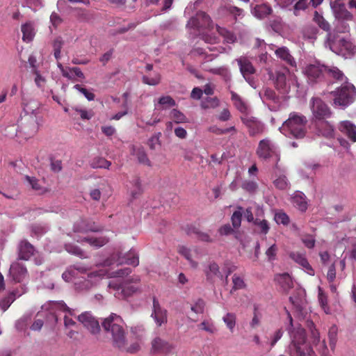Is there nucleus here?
<instances>
[{
	"mask_svg": "<svg viewBox=\"0 0 356 356\" xmlns=\"http://www.w3.org/2000/svg\"><path fill=\"white\" fill-rule=\"evenodd\" d=\"M289 325L287 328L291 338L290 352L296 356H316L312 347L307 343L306 332L304 328H293V318L286 311Z\"/></svg>",
	"mask_w": 356,
	"mask_h": 356,
	"instance_id": "1",
	"label": "nucleus"
},
{
	"mask_svg": "<svg viewBox=\"0 0 356 356\" xmlns=\"http://www.w3.org/2000/svg\"><path fill=\"white\" fill-rule=\"evenodd\" d=\"M102 324L104 330L111 334L113 345L119 349L124 348L127 339L122 317L112 313L104 320Z\"/></svg>",
	"mask_w": 356,
	"mask_h": 356,
	"instance_id": "2",
	"label": "nucleus"
},
{
	"mask_svg": "<svg viewBox=\"0 0 356 356\" xmlns=\"http://www.w3.org/2000/svg\"><path fill=\"white\" fill-rule=\"evenodd\" d=\"M307 118L302 114L292 112L282 124L283 133L297 139L303 138L307 133Z\"/></svg>",
	"mask_w": 356,
	"mask_h": 356,
	"instance_id": "3",
	"label": "nucleus"
},
{
	"mask_svg": "<svg viewBox=\"0 0 356 356\" xmlns=\"http://www.w3.org/2000/svg\"><path fill=\"white\" fill-rule=\"evenodd\" d=\"M332 94L334 96L333 103L335 106L346 108L353 103L356 97V88L351 83L341 85Z\"/></svg>",
	"mask_w": 356,
	"mask_h": 356,
	"instance_id": "4",
	"label": "nucleus"
},
{
	"mask_svg": "<svg viewBox=\"0 0 356 356\" xmlns=\"http://www.w3.org/2000/svg\"><path fill=\"white\" fill-rule=\"evenodd\" d=\"M256 154L259 159L264 161L274 159L276 161L275 167L277 168V163L280 156L275 144L269 138L261 140L258 144Z\"/></svg>",
	"mask_w": 356,
	"mask_h": 356,
	"instance_id": "5",
	"label": "nucleus"
},
{
	"mask_svg": "<svg viewBox=\"0 0 356 356\" xmlns=\"http://www.w3.org/2000/svg\"><path fill=\"white\" fill-rule=\"evenodd\" d=\"M139 279L136 277L133 282V279H127L123 284H118L115 282H110L108 287L116 291L115 296L118 298H125L131 296L139 289Z\"/></svg>",
	"mask_w": 356,
	"mask_h": 356,
	"instance_id": "6",
	"label": "nucleus"
},
{
	"mask_svg": "<svg viewBox=\"0 0 356 356\" xmlns=\"http://www.w3.org/2000/svg\"><path fill=\"white\" fill-rule=\"evenodd\" d=\"M116 264L117 266L122 264H128L133 266H137L139 264L138 254L134 250H130L124 255L121 256V253H113L110 258L104 261V266H111Z\"/></svg>",
	"mask_w": 356,
	"mask_h": 356,
	"instance_id": "7",
	"label": "nucleus"
},
{
	"mask_svg": "<svg viewBox=\"0 0 356 356\" xmlns=\"http://www.w3.org/2000/svg\"><path fill=\"white\" fill-rule=\"evenodd\" d=\"M309 106L314 121L326 120L332 116V113L330 107L320 97H312L309 102Z\"/></svg>",
	"mask_w": 356,
	"mask_h": 356,
	"instance_id": "8",
	"label": "nucleus"
},
{
	"mask_svg": "<svg viewBox=\"0 0 356 356\" xmlns=\"http://www.w3.org/2000/svg\"><path fill=\"white\" fill-rule=\"evenodd\" d=\"M325 65L320 63L309 64L305 70V72L310 82H325Z\"/></svg>",
	"mask_w": 356,
	"mask_h": 356,
	"instance_id": "9",
	"label": "nucleus"
},
{
	"mask_svg": "<svg viewBox=\"0 0 356 356\" xmlns=\"http://www.w3.org/2000/svg\"><path fill=\"white\" fill-rule=\"evenodd\" d=\"M24 120L25 122L23 123L22 129L27 137L31 138L38 131L40 126L42 124V120L33 113V109H32L31 115H26Z\"/></svg>",
	"mask_w": 356,
	"mask_h": 356,
	"instance_id": "10",
	"label": "nucleus"
},
{
	"mask_svg": "<svg viewBox=\"0 0 356 356\" xmlns=\"http://www.w3.org/2000/svg\"><path fill=\"white\" fill-rule=\"evenodd\" d=\"M187 26L189 28L200 31L201 29H211L212 20L209 15L202 11L197 13L195 16L191 17Z\"/></svg>",
	"mask_w": 356,
	"mask_h": 356,
	"instance_id": "11",
	"label": "nucleus"
},
{
	"mask_svg": "<svg viewBox=\"0 0 356 356\" xmlns=\"http://www.w3.org/2000/svg\"><path fill=\"white\" fill-rule=\"evenodd\" d=\"M78 320L92 334L99 333L100 326L98 321L90 312H86L78 316Z\"/></svg>",
	"mask_w": 356,
	"mask_h": 356,
	"instance_id": "12",
	"label": "nucleus"
},
{
	"mask_svg": "<svg viewBox=\"0 0 356 356\" xmlns=\"http://www.w3.org/2000/svg\"><path fill=\"white\" fill-rule=\"evenodd\" d=\"M325 82L328 84L342 82L346 79L344 73L336 66L325 65Z\"/></svg>",
	"mask_w": 356,
	"mask_h": 356,
	"instance_id": "13",
	"label": "nucleus"
},
{
	"mask_svg": "<svg viewBox=\"0 0 356 356\" xmlns=\"http://www.w3.org/2000/svg\"><path fill=\"white\" fill-rule=\"evenodd\" d=\"M103 229L102 227L95 224V222L88 219H80L76 222L73 227L74 232L86 233L88 232H98Z\"/></svg>",
	"mask_w": 356,
	"mask_h": 356,
	"instance_id": "14",
	"label": "nucleus"
},
{
	"mask_svg": "<svg viewBox=\"0 0 356 356\" xmlns=\"http://www.w3.org/2000/svg\"><path fill=\"white\" fill-rule=\"evenodd\" d=\"M241 121L248 129L250 136H254L255 135L261 134L264 131V124L254 117H241Z\"/></svg>",
	"mask_w": 356,
	"mask_h": 356,
	"instance_id": "15",
	"label": "nucleus"
},
{
	"mask_svg": "<svg viewBox=\"0 0 356 356\" xmlns=\"http://www.w3.org/2000/svg\"><path fill=\"white\" fill-rule=\"evenodd\" d=\"M173 349L174 346L172 344L160 337H156L152 341L151 353L154 354L167 355Z\"/></svg>",
	"mask_w": 356,
	"mask_h": 356,
	"instance_id": "16",
	"label": "nucleus"
},
{
	"mask_svg": "<svg viewBox=\"0 0 356 356\" xmlns=\"http://www.w3.org/2000/svg\"><path fill=\"white\" fill-rule=\"evenodd\" d=\"M315 129L318 135L330 138L334 136V128L326 120H318L314 121Z\"/></svg>",
	"mask_w": 356,
	"mask_h": 356,
	"instance_id": "17",
	"label": "nucleus"
},
{
	"mask_svg": "<svg viewBox=\"0 0 356 356\" xmlns=\"http://www.w3.org/2000/svg\"><path fill=\"white\" fill-rule=\"evenodd\" d=\"M236 61L243 76L247 81L250 82L251 80V76L256 72V70L253 65L246 57H240L236 60Z\"/></svg>",
	"mask_w": 356,
	"mask_h": 356,
	"instance_id": "18",
	"label": "nucleus"
},
{
	"mask_svg": "<svg viewBox=\"0 0 356 356\" xmlns=\"http://www.w3.org/2000/svg\"><path fill=\"white\" fill-rule=\"evenodd\" d=\"M289 257L293 261L301 266L309 275H314V270L309 264L305 253L299 252H291L289 254Z\"/></svg>",
	"mask_w": 356,
	"mask_h": 356,
	"instance_id": "19",
	"label": "nucleus"
},
{
	"mask_svg": "<svg viewBox=\"0 0 356 356\" xmlns=\"http://www.w3.org/2000/svg\"><path fill=\"white\" fill-rule=\"evenodd\" d=\"M152 316L154 317L158 326L167 322V311L161 308L159 300L154 297L153 298V312Z\"/></svg>",
	"mask_w": 356,
	"mask_h": 356,
	"instance_id": "20",
	"label": "nucleus"
},
{
	"mask_svg": "<svg viewBox=\"0 0 356 356\" xmlns=\"http://www.w3.org/2000/svg\"><path fill=\"white\" fill-rule=\"evenodd\" d=\"M339 131L352 142H356V126L350 121L344 120L339 125Z\"/></svg>",
	"mask_w": 356,
	"mask_h": 356,
	"instance_id": "21",
	"label": "nucleus"
},
{
	"mask_svg": "<svg viewBox=\"0 0 356 356\" xmlns=\"http://www.w3.org/2000/svg\"><path fill=\"white\" fill-rule=\"evenodd\" d=\"M10 275L15 282H22L27 275L26 268L19 263H13L10 268Z\"/></svg>",
	"mask_w": 356,
	"mask_h": 356,
	"instance_id": "22",
	"label": "nucleus"
},
{
	"mask_svg": "<svg viewBox=\"0 0 356 356\" xmlns=\"http://www.w3.org/2000/svg\"><path fill=\"white\" fill-rule=\"evenodd\" d=\"M339 46L340 47L339 52H337V54H353L355 51V45L349 40H347L344 38L339 39L337 42H332L330 44V48L332 51H334L333 48Z\"/></svg>",
	"mask_w": 356,
	"mask_h": 356,
	"instance_id": "23",
	"label": "nucleus"
},
{
	"mask_svg": "<svg viewBox=\"0 0 356 356\" xmlns=\"http://www.w3.org/2000/svg\"><path fill=\"white\" fill-rule=\"evenodd\" d=\"M291 202L299 211L305 212L307 209L308 203L306 195L301 191H296L291 197Z\"/></svg>",
	"mask_w": 356,
	"mask_h": 356,
	"instance_id": "24",
	"label": "nucleus"
},
{
	"mask_svg": "<svg viewBox=\"0 0 356 356\" xmlns=\"http://www.w3.org/2000/svg\"><path fill=\"white\" fill-rule=\"evenodd\" d=\"M34 247L26 240L20 241L18 245V257L19 259L28 260L33 255Z\"/></svg>",
	"mask_w": 356,
	"mask_h": 356,
	"instance_id": "25",
	"label": "nucleus"
},
{
	"mask_svg": "<svg viewBox=\"0 0 356 356\" xmlns=\"http://www.w3.org/2000/svg\"><path fill=\"white\" fill-rule=\"evenodd\" d=\"M333 9L338 20L351 21L353 19V15L347 10L344 4L335 1Z\"/></svg>",
	"mask_w": 356,
	"mask_h": 356,
	"instance_id": "26",
	"label": "nucleus"
},
{
	"mask_svg": "<svg viewBox=\"0 0 356 356\" xmlns=\"http://www.w3.org/2000/svg\"><path fill=\"white\" fill-rule=\"evenodd\" d=\"M22 292H19L17 289L13 290L10 292L7 296L0 300V308L3 312H6L9 308L11 304L15 300L17 296L19 297L25 293L24 289L22 288Z\"/></svg>",
	"mask_w": 356,
	"mask_h": 356,
	"instance_id": "27",
	"label": "nucleus"
},
{
	"mask_svg": "<svg viewBox=\"0 0 356 356\" xmlns=\"http://www.w3.org/2000/svg\"><path fill=\"white\" fill-rule=\"evenodd\" d=\"M275 85L276 88L283 94L287 93L290 90V86L286 83V74L283 72H276Z\"/></svg>",
	"mask_w": 356,
	"mask_h": 356,
	"instance_id": "28",
	"label": "nucleus"
},
{
	"mask_svg": "<svg viewBox=\"0 0 356 356\" xmlns=\"http://www.w3.org/2000/svg\"><path fill=\"white\" fill-rule=\"evenodd\" d=\"M275 53L277 57L284 60L288 65L292 67L296 66V61L287 47H280L275 50Z\"/></svg>",
	"mask_w": 356,
	"mask_h": 356,
	"instance_id": "29",
	"label": "nucleus"
},
{
	"mask_svg": "<svg viewBox=\"0 0 356 356\" xmlns=\"http://www.w3.org/2000/svg\"><path fill=\"white\" fill-rule=\"evenodd\" d=\"M205 274L207 279L211 282H213L216 277L220 280L223 278V275L220 271L218 265L215 262L209 264L208 269L205 270Z\"/></svg>",
	"mask_w": 356,
	"mask_h": 356,
	"instance_id": "30",
	"label": "nucleus"
},
{
	"mask_svg": "<svg viewBox=\"0 0 356 356\" xmlns=\"http://www.w3.org/2000/svg\"><path fill=\"white\" fill-rule=\"evenodd\" d=\"M108 241H109V239L106 236L84 237L81 240V242H86L90 245H91L95 248H100L103 247L104 245L108 243Z\"/></svg>",
	"mask_w": 356,
	"mask_h": 356,
	"instance_id": "31",
	"label": "nucleus"
},
{
	"mask_svg": "<svg viewBox=\"0 0 356 356\" xmlns=\"http://www.w3.org/2000/svg\"><path fill=\"white\" fill-rule=\"evenodd\" d=\"M21 31L23 34V41L29 42L33 40L35 36V29L32 23L26 22L24 24H22Z\"/></svg>",
	"mask_w": 356,
	"mask_h": 356,
	"instance_id": "32",
	"label": "nucleus"
},
{
	"mask_svg": "<svg viewBox=\"0 0 356 356\" xmlns=\"http://www.w3.org/2000/svg\"><path fill=\"white\" fill-rule=\"evenodd\" d=\"M186 233L188 235L195 234L197 238L204 242H212L213 240L207 233L200 232L194 226H188L186 229Z\"/></svg>",
	"mask_w": 356,
	"mask_h": 356,
	"instance_id": "33",
	"label": "nucleus"
},
{
	"mask_svg": "<svg viewBox=\"0 0 356 356\" xmlns=\"http://www.w3.org/2000/svg\"><path fill=\"white\" fill-rule=\"evenodd\" d=\"M275 279L284 291H287L293 287L292 279L288 273L278 275Z\"/></svg>",
	"mask_w": 356,
	"mask_h": 356,
	"instance_id": "34",
	"label": "nucleus"
},
{
	"mask_svg": "<svg viewBox=\"0 0 356 356\" xmlns=\"http://www.w3.org/2000/svg\"><path fill=\"white\" fill-rule=\"evenodd\" d=\"M216 31L225 40L227 43H234L236 40V36L231 31L220 26H216Z\"/></svg>",
	"mask_w": 356,
	"mask_h": 356,
	"instance_id": "35",
	"label": "nucleus"
},
{
	"mask_svg": "<svg viewBox=\"0 0 356 356\" xmlns=\"http://www.w3.org/2000/svg\"><path fill=\"white\" fill-rule=\"evenodd\" d=\"M222 321L231 332H233L236 324V315L232 312H227L223 317Z\"/></svg>",
	"mask_w": 356,
	"mask_h": 356,
	"instance_id": "36",
	"label": "nucleus"
},
{
	"mask_svg": "<svg viewBox=\"0 0 356 356\" xmlns=\"http://www.w3.org/2000/svg\"><path fill=\"white\" fill-rule=\"evenodd\" d=\"M338 328L335 325H332L328 331V339L330 348L334 351L337 342Z\"/></svg>",
	"mask_w": 356,
	"mask_h": 356,
	"instance_id": "37",
	"label": "nucleus"
},
{
	"mask_svg": "<svg viewBox=\"0 0 356 356\" xmlns=\"http://www.w3.org/2000/svg\"><path fill=\"white\" fill-rule=\"evenodd\" d=\"M231 99L234 103L235 107L241 112L245 113L247 111V106L245 102L242 100L241 97L236 94V92L232 91L231 92Z\"/></svg>",
	"mask_w": 356,
	"mask_h": 356,
	"instance_id": "38",
	"label": "nucleus"
},
{
	"mask_svg": "<svg viewBox=\"0 0 356 356\" xmlns=\"http://www.w3.org/2000/svg\"><path fill=\"white\" fill-rule=\"evenodd\" d=\"M272 12V8L266 4L257 5L254 8L255 15L259 18H264Z\"/></svg>",
	"mask_w": 356,
	"mask_h": 356,
	"instance_id": "39",
	"label": "nucleus"
},
{
	"mask_svg": "<svg viewBox=\"0 0 356 356\" xmlns=\"http://www.w3.org/2000/svg\"><path fill=\"white\" fill-rule=\"evenodd\" d=\"M25 179L31 186V188L34 191H37L38 193L43 194L47 191L46 188H44L40 184L38 179H37L35 177L26 176Z\"/></svg>",
	"mask_w": 356,
	"mask_h": 356,
	"instance_id": "40",
	"label": "nucleus"
},
{
	"mask_svg": "<svg viewBox=\"0 0 356 356\" xmlns=\"http://www.w3.org/2000/svg\"><path fill=\"white\" fill-rule=\"evenodd\" d=\"M219 106V99L217 97H206L201 102V107L204 109L215 108Z\"/></svg>",
	"mask_w": 356,
	"mask_h": 356,
	"instance_id": "41",
	"label": "nucleus"
},
{
	"mask_svg": "<svg viewBox=\"0 0 356 356\" xmlns=\"http://www.w3.org/2000/svg\"><path fill=\"white\" fill-rule=\"evenodd\" d=\"M111 163L102 157H97L94 159L90 165L92 168H108Z\"/></svg>",
	"mask_w": 356,
	"mask_h": 356,
	"instance_id": "42",
	"label": "nucleus"
},
{
	"mask_svg": "<svg viewBox=\"0 0 356 356\" xmlns=\"http://www.w3.org/2000/svg\"><path fill=\"white\" fill-rule=\"evenodd\" d=\"M242 211L243 207H238V210L235 211L231 217L232 226L235 229H238L241 226L242 219Z\"/></svg>",
	"mask_w": 356,
	"mask_h": 356,
	"instance_id": "43",
	"label": "nucleus"
},
{
	"mask_svg": "<svg viewBox=\"0 0 356 356\" xmlns=\"http://www.w3.org/2000/svg\"><path fill=\"white\" fill-rule=\"evenodd\" d=\"M133 149L137 156L138 161L140 163L147 165L148 166L151 165V162H150L149 159H148L147 155L143 148H138L136 150L134 147H133Z\"/></svg>",
	"mask_w": 356,
	"mask_h": 356,
	"instance_id": "44",
	"label": "nucleus"
},
{
	"mask_svg": "<svg viewBox=\"0 0 356 356\" xmlns=\"http://www.w3.org/2000/svg\"><path fill=\"white\" fill-rule=\"evenodd\" d=\"M178 252L184 257L193 268H197V262L193 261L191 257V250L187 247L181 245L178 247Z\"/></svg>",
	"mask_w": 356,
	"mask_h": 356,
	"instance_id": "45",
	"label": "nucleus"
},
{
	"mask_svg": "<svg viewBox=\"0 0 356 356\" xmlns=\"http://www.w3.org/2000/svg\"><path fill=\"white\" fill-rule=\"evenodd\" d=\"M142 81L145 84L149 86H156L161 81V76L159 73L154 72L152 76H143Z\"/></svg>",
	"mask_w": 356,
	"mask_h": 356,
	"instance_id": "46",
	"label": "nucleus"
},
{
	"mask_svg": "<svg viewBox=\"0 0 356 356\" xmlns=\"http://www.w3.org/2000/svg\"><path fill=\"white\" fill-rule=\"evenodd\" d=\"M232 283L233 286L231 290V293H232L233 291L243 289L245 287V283L244 282L243 278L237 274H234L233 275Z\"/></svg>",
	"mask_w": 356,
	"mask_h": 356,
	"instance_id": "47",
	"label": "nucleus"
},
{
	"mask_svg": "<svg viewBox=\"0 0 356 356\" xmlns=\"http://www.w3.org/2000/svg\"><path fill=\"white\" fill-rule=\"evenodd\" d=\"M170 117L173 120V121L177 124L184 123L188 122L186 115L181 111H178L177 109L174 108L171 111Z\"/></svg>",
	"mask_w": 356,
	"mask_h": 356,
	"instance_id": "48",
	"label": "nucleus"
},
{
	"mask_svg": "<svg viewBox=\"0 0 356 356\" xmlns=\"http://www.w3.org/2000/svg\"><path fill=\"white\" fill-rule=\"evenodd\" d=\"M314 21L324 31L330 30V24L325 20L323 17L317 11L314 12Z\"/></svg>",
	"mask_w": 356,
	"mask_h": 356,
	"instance_id": "49",
	"label": "nucleus"
},
{
	"mask_svg": "<svg viewBox=\"0 0 356 356\" xmlns=\"http://www.w3.org/2000/svg\"><path fill=\"white\" fill-rule=\"evenodd\" d=\"M273 184L279 190H285L288 188L289 183L286 176L281 175L273 181Z\"/></svg>",
	"mask_w": 356,
	"mask_h": 356,
	"instance_id": "50",
	"label": "nucleus"
},
{
	"mask_svg": "<svg viewBox=\"0 0 356 356\" xmlns=\"http://www.w3.org/2000/svg\"><path fill=\"white\" fill-rule=\"evenodd\" d=\"M65 250L72 254L78 256L79 257H85L83 256V252L81 249L77 245L72 243H67L65 245Z\"/></svg>",
	"mask_w": 356,
	"mask_h": 356,
	"instance_id": "51",
	"label": "nucleus"
},
{
	"mask_svg": "<svg viewBox=\"0 0 356 356\" xmlns=\"http://www.w3.org/2000/svg\"><path fill=\"white\" fill-rule=\"evenodd\" d=\"M275 220L277 224L287 226L290 222L289 216L283 211H279L275 215Z\"/></svg>",
	"mask_w": 356,
	"mask_h": 356,
	"instance_id": "52",
	"label": "nucleus"
},
{
	"mask_svg": "<svg viewBox=\"0 0 356 356\" xmlns=\"http://www.w3.org/2000/svg\"><path fill=\"white\" fill-rule=\"evenodd\" d=\"M241 188L245 191L252 193L257 191L258 185L254 181L244 180L241 184Z\"/></svg>",
	"mask_w": 356,
	"mask_h": 356,
	"instance_id": "53",
	"label": "nucleus"
},
{
	"mask_svg": "<svg viewBox=\"0 0 356 356\" xmlns=\"http://www.w3.org/2000/svg\"><path fill=\"white\" fill-rule=\"evenodd\" d=\"M261 314L259 313L257 307H254L253 317L250 322V326L252 329H255L260 325L261 323Z\"/></svg>",
	"mask_w": 356,
	"mask_h": 356,
	"instance_id": "54",
	"label": "nucleus"
},
{
	"mask_svg": "<svg viewBox=\"0 0 356 356\" xmlns=\"http://www.w3.org/2000/svg\"><path fill=\"white\" fill-rule=\"evenodd\" d=\"M77 17L81 21L88 22L93 18V14L88 10L80 9L78 10Z\"/></svg>",
	"mask_w": 356,
	"mask_h": 356,
	"instance_id": "55",
	"label": "nucleus"
},
{
	"mask_svg": "<svg viewBox=\"0 0 356 356\" xmlns=\"http://www.w3.org/2000/svg\"><path fill=\"white\" fill-rule=\"evenodd\" d=\"M254 224L259 227L261 234L266 235L269 232L270 227L266 220H261L258 218H256L254 221Z\"/></svg>",
	"mask_w": 356,
	"mask_h": 356,
	"instance_id": "56",
	"label": "nucleus"
},
{
	"mask_svg": "<svg viewBox=\"0 0 356 356\" xmlns=\"http://www.w3.org/2000/svg\"><path fill=\"white\" fill-rule=\"evenodd\" d=\"M204 301L202 299H198L195 304L191 306V309L195 314H202L204 312Z\"/></svg>",
	"mask_w": 356,
	"mask_h": 356,
	"instance_id": "57",
	"label": "nucleus"
},
{
	"mask_svg": "<svg viewBox=\"0 0 356 356\" xmlns=\"http://www.w3.org/2000/svg\"><path fill=\"white\" fill-rule=\"evenodd\" d=\"M310 324H311L310 332H311V338L312 340V343L314 346H317L318 343L320 342V333L316 329L313 322H311Z\"/></svg>",
	"mask_w": 356,
	"mask_h": 356,
	"instance_id": "58",
	"label": "nucleus"
},
{
	"mask_svg": "<svg viewBox=\"0 0 356 356\" xmlns=\"http://www.w3.org/2000/svg\"><path fill=\"white\" fill-rule=\"evenodd\" d=\"M264 97L266 100H270L274 103L279 102L278 96L276 95L275 92L270 88H266L264 90Z\"/></svg>",
	"mask_w": 356,
	"mask_h": 356,
	"instance_id": "59",
	"label": "nucleus"
},
{
	"mask_svg": "<svg viewBox=\"0 0 356 356\" xmlns=\"http://www.w3.org/2000/svg\"><path fill=\"white\" fill-rule=\"evenodd\" d=\"M74 88L81 92L88 101H92L95 99V95L86 88L81 87L80 85H75Z\"/></svg>",
	"mask_w": 356,
	"mask_h": 356,
	"instance_id": "60",
	"label": "nucleus"
},
{
	"mask_svg": "<svg viewBox=\"0 0 356 356\" xmlns=\"http://www.w3.org/2000/svg\"><path fill=\"white\" fill-rule=\"evenodd\" d=\"M315 346L321 356H332L329 353V350L325 340H323L322 341H320L318 345Z\"/></svg>",
	"mask_w": 356,
	"mask_h": 356,
	"instance_id": "61",
	"label": "nucleus"
},
{
	"mask_svg": "<svg viewBox=\"0 0 356 356\" xmlns=\"http://www.w3.org/2000/svg\"><path fill=\"white\" fill-rule=\"evenodd\" d=\"M302 242L304 243L305 247L309 249H312L315 246L316 240L312 235H305L301 238Z\"/></svg>",
	"mask_w": 356,
	"mask_h": 356,
	"instance_id": "62",
	"label": "nucleus"
},
{
	"mask_svg": "<svg viewBox=\"0 0 356 356\" xmlns=\"http://www.w3.org/2000/svg\"><path fill=\"white\" fill-rule=\"evenodd\" d=\"M159 104L169 107L175 106L176 105L175 101L168 95L160 97L159 99Z\"/></svg>",
	"mask_w": 356,
	"mask_h": 356,
	"instance_id": "63",
	"label": "nucleus"
},
{
	"mask_svg": "<svg viewBox=\"0 0 356 356\" xmlns=\"http://www.w3.org/2000/svg\"><path fill=\"white\" fill-rule=\"evenodd\" d=\"M278 248L275 244L270 245L266 251V255L267 256L269 261H273L275 259L276 254Z\"/></svg>",
	"mask_w": 356,
	"mask_h": 356,
	"instance_id": "64",
	"label": "nucleus"
}]
</instances>
